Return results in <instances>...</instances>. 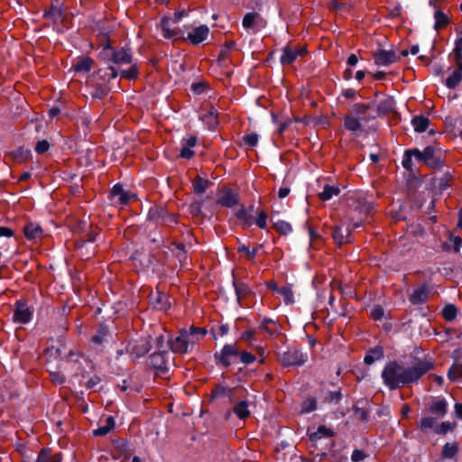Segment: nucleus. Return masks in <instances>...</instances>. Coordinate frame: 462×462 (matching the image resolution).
<instances>
[{
  "mask_svg": "<svg viewBox=\"0 0 462 462\" xmlns=\"http://www.w3.org/2000/svg\"><path fill=\"white\" fill-rule=\"evenodd\" d=\"M432 367V363L427 360H416L411 365L393 360L384 365L382 379L383 384L393 391L417 383Z\"/></svg>",
  "mask_w": 462,
  "mask_h": 462,
  "instance_id": "f257e3e1",
  "label": "nucleus"
},
{
  "mask_svg": "<svg viewBox=\"0 0 462 462\" xmlns=\"http://www.w3.org/2000/svg\"><path fill=\"white\" fill-rule=\"evenodd\" d=\"M100 55L105 60L112 61L118 66L132 64L133 61L132 54L128 50L125 48L116 50L109 44L104 46Z\"/></svg>",
  "mask_w": 462,
  "mask_h": 462,
  "instance_id": "f03ea898",
  "label": "nucleus"
},
{
  "mask_svg": "<svg viewBox=\"0 0 462 462\" xmlns=\"http://www.w3.org/2000/svg\"><path fill=\"white\" fill-rule=\"evenodd\" d=\"M276 356L278 361L283 366H300L308 360V355L302 353L296 347H289L284 351H277Z\"/></svg>",
  "mask_w": 462,
  "mask_h": 462,
  "instance_id": "7ed1b4c3",
  "label": "nucleus"
},
{
  "mask_svg": "<svg viewBox=\"0 0 462 462\" xmlns=\"http://www.w3.org/2000/svg\"><path fill=\"white\" fill-rule=\"evenodd\" d=\"M414 159L418 162H424L430 167L436 169L441 165V159L439 156V152L436 151L431 146H427L423 151H420L419 149H414L413 151Z\"/></svg>",
  "mask_w": 462,
  "mask_h": 462,
  "instance_id": "20e7f679",
  "label": "nucleus"
},
{
  "mask_svg": "<svg viewBox=\"0 0 462 462\" xmlns=\"http://www.w3.org/2000/svg\"><path fill=\"white\" fill-rule=\"evenodd\" d=\"M239 350L236 344L225 345L220 352L215 354L217 364L228 367L239 356Z\"/></svg>",
  "mask_w": 462,
  "mask_h": 462,
  "instance_id": "39448f33",
  "label": "nucleus"
},
{
  "mask_svg": "<svg viewBox=\"0 0 462 462\" xmlns=\"http://www.w3.org/2000/svg\"><path fill=\"white\" fill-rule=\"evenodd\" d=\"M110 199L113 204L123 207L136 199V195L125 189L121 184H116L110 191Z\"/></svg>",
  "mask_w": 462,
  "mask_h": 462,
  "instance_id": "423d86ee",
  "label": "nucleus"
},
{
  "mask_svg": "<svg viewBox=\"0 0 462 462\" xmlns=\"http://www.w3.org/2000/svg\"><path fill=\"white\" fill-rule=\"evenodd\" d=\"M188 352L193 350L196 345L207 335V329L194 326L182 329Z\"/></svg>",
  "mask_w": 462,
  "mask_h": 462,
  "instance_id": "0eeeda50",
  "label": "nucleus"
},
{
  "mask_svg": "<svg viewBox=\"0 0 462 462\" xmlns=\"http://www.w3.org/2000/svg\"><path fill=\"white\" fill-rule=\"evenodd\" d=\"M361 224L359 222L354 223L352 226H336L332 231V236L334 241L341 245L350 242L351 232L354 228L359 227Z\"/></svg>",
  "mask_w": 462,
  "mask_h": 462,
  "instance_id": "6e6552de",
  "label": "nucleus"
},
{
  "mask_svg": "<svg viewBox=\"0 0 462 462\" xmlns=\"http://www.w3.org/2000/svg\"><path fill=\"white\" fill-rule=\"evenodd\" d=\"M374 61L377 66H390L399 60L395 51L388 50H378L373 54Z\"/></svg>",
  "mask_w": 462,
  "mask_h": 462,
  "instance_id": "1a4fd4ad",
  "label": "nucleus"
},
{
  "mask_svg": "<svg viewBox=\"0 0 462 462\" xmlns=\"http://www.w3.org/2000/svg\"><path fill=\"white\" fill-rule=\"evenodd\" d=\"M305 53L306 49L304 47L292 48L291 46H285L282 49L280 62L282 66L291 65L298 59V57H301Z\"/></svg>",
  "mask_w": 462,
  "mask_h": 462,
  "instance_id": "9d476101",
  "label": "nucleus"
},
{
  "mask_svg": "<svg viewBox=\"0 0 462 462\" xmlns=\"http://www.w3.org/2000/svg\"><path fill=\"white\" fill-rule=\"evenodd\" d=\"M32 311L25 301L18 300L14 305V322L26 324L32 319Z\"/></svg>",
  "mask_w": 462,
  "mask_h": 462,
  "instance_id": "9b49d317",
  "label": "nucleus"
},
{
  "mask_svg": "<svg viewBox=\"0 0 462 462\" xmlns=\"http://www.w3.org/2000/svg\"><path fill=\"white\" fill-rule=\"evenodd\" d=\"M172 25L174 24L171 23V18L170 16H163L158 24V28L161 29L162 34L165 39L176 40L183 38V33L180 31L173 29L171 27Z\"/></svg>",
  "mask_w": 462,
  "mask_h": 462,
  "instance_id": "f8f14e48",
  "label": "nucleus"
},
{
  "mask_svg": "<svg viewBox=\"0 0 462 462\" xmlns=\"http://www.w3.org/2000/svg\"><path fill=\"white\" fill-rule=\"evenodd\" d=\"M243 27L253 33L256 32L260 28L263 27V20L256 12L245 14L242 21Z\"/></svg>",
  "mask_w": 462,
  "mask_h": 462,
  "instance_id": "ddd939ff",
  "label": "nucleus"
},
{
  "mask_svg": "<svg viewBox=\"0 0 462 462\" xmlns=\"http://www.w3.org/2000/svg\"><path fill=\"white\" fill-rule=\"evenodd\" d=\"M151 365L159 372L165 373L169 368V354L167 350L157 351L151 355Z\"/></svg>",
  "mask_w": 462,
  "mask_h": 462,
  "instance_id": "4468645a",
  "label": "nucleus"
},
{
  "mask_svg": "<svg viewBox=\"0 0 462 462\" xmlns=\"http://www.w3.org/2000/svg\"><path fill=\"white\" fill-rule=\"evenodd\" d=\"M151 337L140 338L133 343L129 344L128 351L131 355L135 357H141L146 355L151 349L150 343Z\"/></svg>",
  "mask_w": 462,
  "mask_h": 462,
  "instance_id": "2eb2a0df",
  "label": "nucleus"
},
{
  "mask_svg": "<svg viewBox=\"0 0 462 462\" xmlns=\"http://www.w3.org/2000/svg\"><path fill=\"white\" fill-rule=\"evenodd\" d=\"M209 35V28L208 25L202 24L193 28L187 35V40L194 44L198 45L208 39Z\"/></svg>",
  "mask_w": 462,
  "mask_h": 462,
  "instance_id": "dca6fc26",
  "label": "nucleus"
},
{
  "mask_svg": "<svg viewBox=\"0 0 462 462\" xmlns=\"http://www.w3.org/2000/svg\"><path fill=\"white\" fill-rule=\"evenodd\" d=\"M430 293V288L426 284H422L413 290L409 300L413 305L422 304L428 300Z\"/></svg>",
  "mask_w": 462,
  "mask_h": 462,
  "instance_id": "f3484780",
  "label": "nucleus"
},
{
  "mask_svg": "<svg viewBox=\"0 0 462 462\" xmlns=\"http://www.w3.org/2000/svg\"><path fill=\"white\" fill-rule=\"evenodd\" d=\"M353 203L349 204L360 214L368 215L373 210V204L366 201L362 195H355L350 199Z\"/></svg>",
  "mask_w": 462,
  "mask_h": 462,
  "instance_id": "a211bd4d",
  "label": "nucleus"
},
{
  "mask_svg": "<svg viewBox=\"0 0 462 462\" xmlns=\"http://www.w3.org/2000/svg\"><path fill=\"white\" fill-rule=\"evenodd\" d=\"M371 118L362 116L356 117L354 115H346L343 118L344 121V128L350 132H357L362 130L361 121H369Z\"/></svg>",
  "mask_w": 462,
  "mask_h": 462,
  "instance_id": "6ab92c4d",
  "label": "nucleus"
},
{
  "mask_svg": "<svg viewBox=\"0 0 462 462\" xmlns=\"http://www.w3.org/2000/svg\"><path fill=\"white\" fill-rule=\"evenodd\" d=\"M150 300L154 308L161 310H167L171 307L169 296L158 291L151 293Z\"/></svg>",
  "mask_w": 462,
  "mask_h": 462,
  "instance_id": "aec40b11",
  "label": "nucleus"
},
{
  "mask_svg": "<svg viewBox=\"0 0 462 462\" xmlns=\"http://www.w3.org/2000/svg\"><path fill=\"white\" fill-rule=\"evenodd\" d=\"M197 144V137L194 135H187L181 140V149L180 156L184 159H190L194 155L191 150Z\"/></svg>",
  "mask_w": 462,
  "mask_h": 462,
  "instance_id": "412c9836",
  "label": "nucleus"
},
{
  "mask_svg": "<svg viewBox=\"0 0 462 462\" xmlns=\"http://www.w3.org/2000/svg\"><path fill=\"white\" fill-rule=\"evenodd\" d=\"M170 349L178 354L188 353V347L185 342L182 329L180 330L179 335L174 338L168 340Z\"/></svg>",
  "mask_w": 462,
  "mask_h": 462,
  "instance_id": "4be33fe9",
  "label": "nucleus"
},
{
  "mask_svg": "<svg viewBox=\"0 0 462 462\" xmlns=\"http://www.w3.org/2000/svg\"><path fill=\"white\" fill-rule=\"evenodd\" d=\"M94 60L89 57H78L72 63V68L77 72L87 73L91 70Z\"/></svg>",
  "mask_w": 462,
  "mask_h": 462,
  "instance_id": "5701e85b",
  "label": "nucleus"
},
{
  "mask_svg": "<svg viewBox=\"0 0 462 462\" xmlns=\"http://www.w3.org/2000/svg\"><path fill=\"white\" fill-rule=\"evenodd\" d=\"M394 108V100L391 97H384L380 100L377 108H376V116H373L370 118H375L376 116H384Z\"/></svg>",
  "mask_w": 462,
  "mask_h": 462,
  "instance_id": "b1692460",
  "label": "nucleus"
},
{
  "mask_svg": "<svg viewBox=\"0 0 462 462\" xmlns=\"http://www.w3.org/2000/svg\"><path fill=\"white\" fill-rule=\"evenodd\" d=\"M24 236L29 240H39L42 237L43 230L36 223H29L23 228Z\"/></svg>",
  "mask_w": 462,
  "mask_h": 462,
  "instance_id": "393cba45",
  "label": "nucleus"
},
{
  "mask_svg": "<svg viewBox=\"0 0 462 462\" xmlns=\"http://www.w3.org/2000/svg\"><path fill=\"white\" fill-rule=\"evenodd\" d=\"M429 411L431 414L440 419L445 416L448 411V402L446 400H435L430 404Z\"/></svg>",
  "mask_w": 462,
  "mask_h": 462,
  "instance_id": "a878e982",
  "label": "nucleus"
},
{
  "mask_svg": "<svg viewBox=\"0 0 462 462\" xmlns=\"http://www.w3.org/2000/svg\"><path fill=\"white\" fill-rule=\"evenodd\" d=\"M458 67L446 79V86L448 88H455L462 80V63L457 61Z\"/></svg>",
  "mask_w": 462,
  "mask_h": 462,
  "instance_id": "bb28decb",
  "label": "nucleus"
},
{
  "mask_svg": "<svg viewBox=\"0 0 462 462\" xmlns=\"http://www.w3.org/2000/svg\"><path fill=\"white\" fill-rule=\"evenodd\" d=\"M383 357V349L382 346H375L374 348L369 349L365 356V363L367 365H372L375 361L381 360Z\"/></svg>",
  "mask_w": 462,
  "mask_h": 462,
  "instance_id": "cd10ccee",
  "label": "nucleus"
},
{
  "mask_svg": "<svg viewBox=\"0 0 462 462\" xmlns=\"http://www.w3.org/2000/svg\"><path fill=\"white\" fill-rule=\"evenodd\" d=\"M233 412L240 420H245L251 415V411L248 409V402L246 401L238 402L233 408Z\"/></svg>",
  "mask_w": 462,
  "mask_h": 462,
  "instance_id": "c85d7f7f",
  "label": "nucleus"
},
{
  "mask_svg": "<svg viewBox=\"0 0 462 462\" xmlns=\"http://www.w3.org/2000/svg\"><path fill=\"white\" fill-rule=\"evenodd\" d=\"M200 119L205 122L210 129H214L218 124L217 114L214 108H211L210 110L202 114L200 116Z\"/></svg>",
  "mask_w": 462,
  "mask_h": 462,
  "instance_id": "c756f323",
  "label": "nucleus"
},
{
  "mask_svg": "<svg viewBox=\"0 0 462 462\" xmlns=\"http://www.w3.org/2000/svg\"><path fill=\"white\" fill-rule=\"evenodd\" d=\"M334 435L333 430L326 426H319L317 430L310 435V440H319L322 439L331 438Z\"/></svg>",
  "mask_w": 462,
  "mask_h": 462,
  "instance_id": "7c9ffc66",
  "label": "nucleus"
},
{
  "mask_svg": "<svg viewBox=\"0 0 462 462\" xmlns=\"http://www.w3.org/2000/svg\"><path fill=\"white\" fill-rule=\"evenodd\" d=\"M339 192L340 189L338 187L325 185L323 190L319 194V197L322 201H328L331 199L333 197L337 196Z\"/></svg>",
  "mask_w": 462,
  "mask_h": 462,
  "instance_id": "2f4dec72",
  "label": "nucleus"
},
{
  "mask_svg": "<svg viewBox=\"0 0 462 462\" xmlns=\"http://www.w3.org/2000/svg\"><path fill=\"white\" fill-rule=\"evenodd\" d=\"M115 427V420L112 416L106 418L105 424L93 430L95 436H105Z\"/></svg>",
  "mask_w": 462,
  "mask_h": 462,
  "instance_id": "473e14b6",
  "label": "nucleus"
},
{
  "mask_svg": "<svg viewBox=\"0 0 462 462\" xmlns=\"http://www.w3.org/2000/svg\"><path fill=\"white\" fill-rule=\"evenodd\" d=\"M429 119L423 116H416L411 120V125L416 132H424L429 126Z\"/></svg>",
  "mask_w": 462,
  "mask_h": 462,
  "instance_id": "72a5a7b5",
  "label": "nucleus"
},
{
  "mask_svg": "<svg viewBox=\"0 0 462 462\" xmlns=\"http://www.w3.org/2000/svg\"><path fill=\"white\" fill-rule=\"evenodd\" d=\"M374 106V102L368 104L356 103L351 109V115H354L356 117H360L361 116H365V113Z\"/></svg>",
  "mask_w": 462,
  "mask_h": 462,
  "instance_id": "f704fd0d",
  "label": "nucleus"
},
{
  "mask_svg": "<svg viewBox=\"0 0 462 462\" xmlns=\"http://www.w3.org/2000/svg\"><path fill=\"white\" fill-rule=\"evenodd\" d=\"M438 420H439V418H437L436 416L435 417H432V416L422 417L420 420L419 427L422 430H434L435 426L438 424L437 423Z\"/></svg>",
  "mask_w": 462,
  "mask_h": 462,
  "instance_id": "c9c22d12",
  "label": "nucleus"
},
{
  "mask_svg": "<svg viewBox=\"0 0 462 462\" xmlns=\"http://www.w3.org/2000/svg\"><path fill=\"white\" fill-rule=\"evenodd\" d=\"M109 330L108 328L105 325H101L96 334L93 336L92 340L94 343L97 345H101L108 337Z\"/></svg>",
  "mask_w": 462,
  "mask_h": 462,
  "instance_id": "e433bc0d",
  "label": "nucleus"
},
{
  "mask_svg": "<svg viewBox=\"0 0 462 462\" xmlns=\"http://www.w3.org/2000/svg\"><path fill=\"white\" fill-rule=\"evenodd\" d=\"M219 203L223 206L232 208L237 204V197L235 193L227 191L219 199Z\"/></svg>",
  "mask_w": 462,
  "mask_h": 462,
  "instance_id": "4c0bfd02",
  "label": "nucleus"
},
{
  "mask_svg": "<svg viewBox=\"0 0 462 462\" xmlns=\"http://www.w3.org/2000/svg\"><path fill=\"white\" fill-rule=\"evenodd\" d=\"M234 286L236 290V294L237 297V300L240 301L242 299L245 298L250 292L249 286L244 282H234Z\"/></svg>",
  "mask_w": 462,
  "mask_h": 462,
  "instance_id": "58836bf2",
  "label": "nucleus"
},
{
  "mask_svg": "<svg viewBox=\"0 0 462 462\" xmlns=\"http://www.w3.org/2000/svg\"><path fill=\"white\" fill-rule=\"evenodd\" d=\"M434 19H435V24H434L435 30H439L440 28L445 27L448 23V18L447 14H445L440 10H437L435 12Z\"/></svg>",
  "mask_w": 462,
  "mask_h": 462,
  "instance_id": "ea45409f",
  "label": "nucleus"
},
{
  "mask_svg": "<svg viewBox=\"0 0 462 462\" xmlns=\"http://www.w3.org/2000/svg\"><path fill=\"white\" fill-rule=\"evenodd\" d=\"M273 226L282 235H288L292 231L291 225L284 220H277L273 222Z\"/></svg>",
  "mask_w": 462,
  "mask_h": 462,
  "instance_id": "a19ab883",
  "label": "nucleus"
},
{
  "mask_svg": "<svg viewBox=\"0 0 462 462\" xmlns=\"http://www.w3.org/2000/svg\"><path fill=\"white\" fill-rule=\"evenodd\" d=\"M457 314V309L453 304L446 305L442 310L443 318L447 321H452L456 319Z\"/></svg>",
  "mask_w": 462,
  "mask_h": 462,
  "instance_id": "79ce46f5",
  "label": "nucleus"
},
{
  "mask_svg": "<svg viewBox=\"0 0 462 462\" xmlns=\"http://www.w3.org/2000/svg\"><path fill=\"white\" fill-rule=\"evenodd\" d=\"M208 185V181L207 180L202 179L201 177H197L193 181V189L198 194H203L206 192Z\"/></svg>",
  "mask_w": 462,
  "mask_h": 462,
  "instance_id": "37998d69",
  "label": "nucleus"
},
{
  "mask_svg": "<svg viewBox=\"0 0 462 462\" xmlns=\"http://www.w3.org/2000/svg\"><path fill=\"white\" fill-rule=\"evenodd\" d=\"M272 119L273 122L277 125V132L279 134H282L291 124V120L289 118L279 120L278 116L274 113H272Z\"/></svg>",
  "mask_w": 462,
  "mask_h": 462,
  "instance_id": "c03bdc74",
  "label": "nucleus"
},
{
  "mask_svg": "<svg viewBox=\"0 0 462 462\" xmlns=\"http://www.w3.org/2000/svg\"><path fill=\"white\" fill-rule=\"evenodd\" d=\"M278 293L282 296L285 304L293 303V291L290 286H283L278 290Z\"/></svg>",
  "mask_w": 462,
  "mask_h": 462,
  "instance_id": "a18cd8bd",
  "label": "nucleus"
},
{
  "mask_svg": "<svg viewBox=\"0 0 462 462\" xmlns=\"http://www.w3.org/2000/svg\"><path fill=\"white\" fill-rule=\"evenodd\" d=\"M448 376L451 381L462 380V365H453L448 370Z\"/></svg>",
  "mask_w": 462,
  "mask_h": 462,
  "instance_id": "49530a36",
  "label": "nucleus"
},
{
  "mask_svg": "<svg viewBox=\"0 0 462 462\" xmlns=\"http://www.w3.org/2000/svg\"><path fill=\"white\" fill-rule=\"evenodd\" d=\"M414 149L406 150L403 154L402 164L407 171H412V157Z\"/></svg>",
  "mask_w": 462,
  "mask_h": 462,
  "instance_id": "de8ad7c7",
  "label": "nucleus"
},
{
  "mask_svg": "<svg viewBox=\"0 0 462 462\" xmlns=\"http://www.w3.org/2000/svg\"><path fill=\"white\" fill-rule=\"evenodd\" d=\"M457 452L456 443H447L442 449V455L446 458H453Z\"/></svg>",
  "mask_w": 462,
  "mask_h": 462,
  "instance_id": "09e8293b",
  "label": "nucleus"
},
{
  "mask_svg": "<svg viewBox=\"0 0 462 462\" xmlns=\"http://www.w3.org/2000/svg\"><path fill=\"white\" fill-rule=\"evenodd\" d=\"M259 135L255 133H251L243 136V143L249 148H254L257 145Z\"/></svg>",
  "mask_w": 462,
  "mask_h": 462,
  "instance_id": "8fccbe9b",
  "label": "nucleus"
},
{
  "mask_svg": "<svg viewBox=\"0 0 462 462\" xmlns=\"http://www.w3.org/2000/svg\"><path fill=\"white\" fill-rule=\"evenodd\" d=\"M455 427L454 423L449 421H445L440 424H437L434 428V432L437 434H446L448 431L452 430Z\"/></svg>",
  "mask_w": 462,
  "mask_h": 462,
  "instance_id": "3c124183",
  "label": "nucleus"
},
{
  "mask_svg": "<svg viewBox=\"0 0 462 462\" xmlns=\"http://www.w3.org/2000/svg\"><path fill=\"white\" fill-rule=\"evenodd\" d=\"M237 252L245 254L246 259L253 261L257 254V249H250V247L245 245H240L237 247Z\"/></svg>",
  "mask_w": 462,
  "mask_h": 462,
  "instance_id": "603ef678",
  "label": "nucleus"
},
{
  "mask_svg": "<svg viewBox=\"0 0 462 462\" xmlns=\"http://www.w3.org/2000/svg\"><path fill=\"white\" fill-rule=\"evenodd\" d=\"M120 75L123 78L128 79H134L138 75V69L135 64H132L131 67L128 69H122L120 71Z\"/></svg>",
  "mask_w": 462,
  "mask_h": 462,
  "instance_id": "864d4df0",
  "label": "nucleus"
},
{
  "mask_svg": "<svg viewBox=\"0 0 462 462\" xmlns=\"http://www.w3.org/2000/svg\"><path fill=\"white\" fill-rule=\"evenodd\" d=\"M168 340H171L170 338H166L164 335L160 334L156 337L155 340V346L158 351L162 350H167L169 347Z\"/></svg>",
  "mask_w": 462,
  "mask_h": 462,
  "instance_id": "5fc2aeb1",
  "label": "nucleus"
},
{
  "mask_svg": "<svg viewBox=\"0 0 462 462\" xmlns=\"http://www.w3.org/2000/svg\"><path fill=\"white\" fill-rule=\"evenodd\" d=\"M460 36L456 40L455 48L453 50L456 61L462 59V30L459 32Z\"/></svg>",
  "mask_w": 462,
  "mask_h": 462,
  "instance_id": "6e6d98bb",
  "label": "nucleus"
},
{
  "mask_svg": "<svg viewBox=\"0 0 462 462\" xmlns=\"http://www.w3.org/2000/svg\"><path fill=\"white\" fill-rule=\"evenodd\" d=\"M164 217V210L162 208L154 207L151 208L148 212V218L157 221L160 218Z\"/></svg>",
  "mask_w": 462,
  "mask_h": 462,
  "instance_id": "4d7b16f0",
  "label": "nucleus"
},
{
  "mask_svg": "<svg viewBox=\"0 0 462 462\" xmlns=\"http://www.w3.org/2000/svg\"><path fill=\"white\" fill-rule=\"evenodd\" d=\"M317 409L316 400L313 398L307 399L301 407V412L310 413Z\"/></svg>",
  "mask_w": 462,
  "mask_h": 462,
  "instance_id": "13d9d810",
  "label": "nucleus"
},
{
  "mask_svg": "<svg viewBox=\"0 0 462 462\" xmlns=\"http://www.w3.org/2000/svg\"><path fill=\"white\" fill-rule=\"evenodd\" d=\"M238 357L240 358V361L245 365L252 364L255 361L254 356L246 351L239 352Z\"/></svg>",
  "mask_w": 462,
  "mask_h": 462,
  "instance_id": "bf43d9fd",
  "label": "nucleus"
},
{
  "mask_svg": "<svg viewBox=\"0 0 462 462\" xmlns=\"http://www.w3.org/2000/svg\"><path fill=\"white\" fill-rule=\"evenodd\" d=\"M255 223L259 228L264 229L267 223V214L264 211L259 212Z\"/></svg>",
  "mask_w": 462,
  "mask_h": 462,
  "instance_id": "052dcab7",
  "label": "nucleus"
},
{
  "mask_svg": "<svg viewBox=\"0 0 462 462\" xmlns=\"http://www.w3.org/2000/svg\"><path fill=\"white\" fill-rule=\"evenodd\" d=\"M51 453L48 448H42L37 457V459L35 462H51Z\"/></svg>",
  "mask_w": 462,
  "mask_h": 462,
  "instance_id": "680f3d73",
  "label": "nucleus"
},
{
  "mask_svg": "<svg viewBox=\"0 0 462 462\" xmlns=\"http://www.w3.org/2000/svg\"><path fill=\"white\" fill-rule=\"evenodd\" d=\"M329 7L335 11H344L346 9V4L343 3L341 0H332L329 4Z\"/></svg>",
  "mask_w": 462,
  "mask_h": 462,
  "instance_id": "e2e57ef3",
  "label": "nucleus"
},
{
  "mask_svg": "<svg viewBox=\"0 0 462 462\" xmlns=\"http://www.w3.org/2000/svg\"><path fill=\"white\" fill-rule=\"evenodd\" d=\"M450 246L455 252H458L462 245V239L459 236H450L449 238Z\"/></svg>",
  "mask_w": 462,
  "mask_h": 462,
  "instance_id": "0e129e2a",
  "label": "nucleus"
},
{
  "mask_svg": "<svg viewBox=\"0 0 462 462\" xmlns=\"http://www.w3.org/2000/svg\"><path fill=\"white\" fill-rule=\"evenodd\" d=\"M50 148V144L46 140L40 141L36 143L35 151L38 153H43Z\"/></svg>",
  "mask_w": 462,
  "mask_h": 462,
  "instance_id": "69168bd1",
  "label": "nucleus"
},
{
  "mask_svg": "<svg viewBox=\"0 0 462 462\" xmlns=\"http://www.w3.org/2000/svg\"><path fill=\"white\" fill-rule=\"evenodd\" d=\"M365 457V454L363 450L360 449H355L352 453L351 459L354 462H359L364 460Z\"/></svg>",
  "mask_w": 462,
  "mask_h": 462,
  "instance_id": "338daca9",
  "label": "nucleus"
},
{
  "mask_svg": "<svg viewBox=\"0 0 462 462\" xmlns=\"http://www.w3.org/2000/svg\"><path fill=\"white\" fill-rule=\"evenodd\" d=\"M191 89L195 94L199 95L206 90V85L203 82L193 83Z\"/></svg>",
  "mask_w": 462,
  "mask_h": 462,
  "instance_id": "774afa93",
  "label": "nucleus"
}]
</instances>
